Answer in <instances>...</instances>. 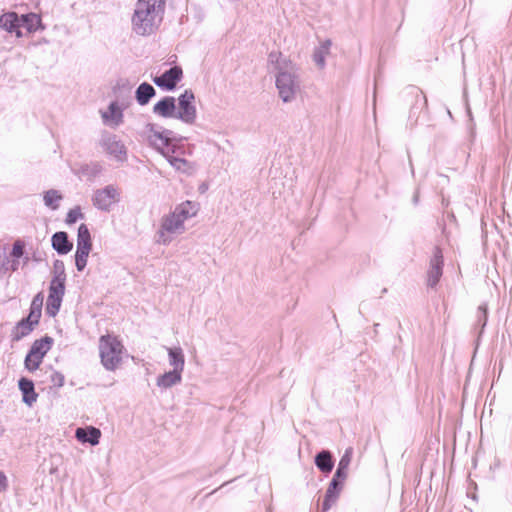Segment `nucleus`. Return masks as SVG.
<instances>
[{
    "instance_id": "nucleus-1",
    "label": "nucleus",
    "mask_w": 512,
    "mask_h": 512,
    "mask_svg": "<svg viewBox=\"0 0 512 512\" xmlns=\"http://www.w3.org/2000/svg\"><path fill=\"white\" fill-rule=\"evenodd\" d=\"M142 135L150 145L155 147L166 157L175 169L181 172H189L191 170L190 163L183 157V148L172 145L168 134L164 131L159 130L153 124H148Z\"/></svg>"
},
{
    "instance_id": "nucleus-2",
    "label": "nucleus",
    "mask_w": 512,
    "mask_h": 512,
    "mask_svg": "<svg viewBox=\"0 0 512 512\" xmlns=\"http://www.w3.org/2000/svg\"><path fill=\"white\" fill-rule=\"evenodd\" d=\"M164 0H138L132 17V29L141 36L152 34L162 21Z\"/></svg>"
},
{
    "instance_id": "nucleus-3",
    "label": "nucleus",
    "mask_w": 512,
    "mask_h": 512,
    "mask_svg": "<svg viewBox=\"0 0 512 512\" xmlns=\"http://www.w3.org/2000/svg\"><path fill=\"white\" fill-rule=\"evenodd\" d=\"M123 352L124 346L117 336L105 334L99 338V356L107 370L113 371L120 365Z\"/></svg>"
},
{
    "instance_id": "nucleus-4",
    "label": "nucleus",
    "mask_w": 512,
    "mask_h": 512,
    "mask_svg": "<svg viewBox=\"0 0 512 512\" xmlns=\"http://www.w3.org/2000/svg\"><path fill=\"white\" fill-rule=\"evenodd\" d=\"M53 344L54 340L50 336L35 340L26 355L24 361L25 368L30 372L36 371L40 367L44 357L51 350Z\"/></svg>"
},
{
    "instance_id": "nucleus-5",
    "label": "nucleus",
    "mask_w": 512,
    "mask_h": 512,
    "mask_svg": "<svg viewBox=\"0 0 512 512\" xmlns=\"http://www.w3.org/2000/svg\"><path fill=\"white\" fill-rule=\"evenodd\" d=\"M66 275L63 271L56 273L49 286V295L46 303V312L50 316H55L61 306L65 293Z\"/></svg>"
},
{
    "instance_id": "nucleus-6",
    "label": "nucleus",
    "mask_w": 512,
    "mask_h": 512,
    "mask_svg": "<svg viewBox=\"0 0 512 512\" xmlns=\"http://www.w3.org/2000/svg\"><path fill=\"white\" fill-rule=\"evenodd\" d=\"M120 200V192L113 185L98 189L93 194V204L100 210L109 211Z\"/></svg>"
},
{
    "instance_id": "nucleus-7",
    "label": "nucleus",
    "mask_w": 512,
    "mask_h": 512,
    "mask_svg": "<svg viewBox=\"0 0 512 512\" xmlns=\"http://www.w3.org/2000/svg\"><path fill=\"white\" fill-rule=\"evenodd\" d=\"M194 99L191 91H185L178 99V117L186 123H193L196 118Z\"/></svg>"
},
{
    "instance_id": "nucleus-8",
    "label": "nucleus",
    "mask_w": 512,
    "mask_h": 512,
    "mask_svg": "<svg viewBox=\"0 0 512 512\" xmlns=\"http://www.w3.org/2000/svg\"><path fill=\"white\" fill-rule=\"evenodd\" d=\"M443 254L439 247H435L433 251V257L430 260V268L427 272V284L430 287H435L443 272Z\"/></svg>"
},
{
    "instance_id": "nucleus-9",
    "label": "nucleus",
    "mask_w": 512,
    "mask_h": 512,
    "mask_svg": "<svg viewBox=\"0 0 512 512\" xmlns=\"http://www.w3.org/2000/svg\"><path fill=\"white\" fill-rule=\"evenodd\" d=\"M183 218L178 212H173L162 220L161 229L159 231L160 239L165 243L168 241L166 234H174L183 230Z\"/></svg>"
},
{
    "instance_id": "nucleus-10",
    "label": "nucleus",
    "mask_w": 512,
    "mask_h": 512,
    "mask_svg": "<svg viewBox=\"0 0 512 512\" xmlns=\"http://www.w3.org/2000/svg\"><path fill=\"white\" fill-rule=\"evenodd\" d=\"M183 71L181 67L174 66L168 71L164 72L161 76H157L153 79L154 83L163 89L173 90L177 83L181 80Z\"/></svg>"
},
{
    "instance_id": "nucleus-11",
    "label": "nucleus",
    "mask_w": 512,
    "mask_h": 512,
    "mask_svg": "<svg viewBox=\"0 0 512 512\" xmlns=\"http://www.w3.org/2000/svg\"><path fill=\"white\" fill-rule=\"evenodd\" d=\"M279 95L284 102L290 101L295 94L296 84L294 76L290 73H280L276 80Z\"/></svg>"
},
{
    "instance_id": "nucleus-12",
    "label": "nucleus",
    "mask_w": 512,
    "mask_h": 512,
    "mask_svg": "<svg viewBox=\"0 0 512 512\" xmlns=\"http://www.w3.org/2000/svg\"><path fill=\"white\" fill-rule=\"evenodd\" d=\"M105 151L117 161H123L126 158V148L124 144L116 138L109 136L103 141Z\"/></svg>"
},
{
    "instance_id": "nucleus-13",
    "label": "nucleus",
    "mask_w": 512,
    "mask_h": 512,
    "mask_svg": "<svg viewBox=\"0 0 512 512\" xmlns=\"http://www.w3.org/2000/svg\"><path fill=\"white\" fill-rule=\"evenodd\" d=\"M0 27L9 33H15L17 37H22L21 18L15 12H7L0 17Z\"/></svg>"
},
{
    "instance_id": "nucleus-14",
    "label": "nucleus",
    "mask_w": 512,
    "mask_h": 512,
    "mask_svg": "<svg viewBox=\"0 0 512 512\" xmlns=\"http://www.w3.org/2000/svg\"><path fill=\"white\" fill-rule=\"evenodd\" d=\"M75 437L82 443H89L94 446L99 443L101 431L93 426L77 428Z\"/></svg>"
},
{
    "instance_id": "nucleus-15",
    "label": "nucleus",
    "mask_w": 512,
    "mask_h": 512,
    "mask_svg": "<svg viewBox=\"0 0 512 512\" xmlns=\"http://www.w3.org/2000/svg\"><path fill=\"white\" fill-rule=\"evenodd\" d=\"M342 484L343 483L338 481L337 479H334V478L332 479V481L326 491V495H325V498L322 503L323 511L329 510L331 508V506L334 504V502L336 501V499L339 495Z\"/></svg>"
},
{
    "instance_id": "nucleus-16",
    "label": "nucleus",
    "mask_w": 512,
    "mask_h": 512,
    "mask_svg": "<svg viewBox=\"0 0 512 512\" xmlns=\"http://www.w3.org/2000/svg\"><path fill=\"white\" fill-rule=\"evenodd\" d=\"M352 460V449H347L343 456L341 457L337 470L334 475V479H337L340 482H344L348 475V469Z\"/></svg>"
},
{
    "instance_id": "nucleus-17",
    "label": "nucleus",
    "mask_w": 512,
    "mask_h": 512,
    "mask_svg": "<svg viewBox=\"0 0 512 512\" xmlns=\"http://www.w3.org/2000/svg\"><path fill=\"white\" fill-rule=\"evenodd\" d=\"M43 300H44V297H43L42 293H38L37 295L34 296L32 302H31L30 313H29L28 317L26 318V320L28 322H30L33 326L37 325L40 320L42 306H43Z\"/></svg>"
},
{
    "instance_id": "nucleus-18",
    "label": "nucleus",
    "mask_w": 512,
    "mask_h": 512,
    "mask_svg": "<svg viewBox=\"0 0 512 512\" xmlns=\"http://www.w3.org/2000/svg\"><path fill=\"white\" fill-rule=\"evenodd\" d=\"M19 389L23 394V401L26 404L32 405L37 400L38 395L35 392L34 384L31 380L27 378H21L19 380Z\"/></svg>"
},
{
    "instance_id": "nucleus-19",
    "label": "nucleus",
    "mask_w": 512,
    "mask_h": 512,
    "mask_svg": "<svg viewBox=\"0 0 512 512\" xmlns=\"http://www.w3.org/2000/svg\"><path fill=\"white\" fill-rule=\"evenodd\" d=\"M175 108V99L173 97H165L155 104L154 112L163 117H172Z\"/></svg>"
},
{
    "instance_id": "nucleus-20",
    "label": "nucleus",
    "mask_w": 512,
    "mask_h": 512,
    "mask_svg": "<svg viewBox=\"0 0 512 512\" xmlns=\"http://www.w3.org/2000/svg\"><path fill=\"white\" fill-rule=\"evenodd\" d=\"M52 246L60 254H66L72 249V243L65 232H57L52 236Z\"/></svg>"
},
{
    "instance_id": "nucleus-21",
    "label": "nucleus",
    "mask_w": 512,
    "mask_h": 512,
    "mask_svg": "<svg viewBox=\"0 0 512 512\" xmlns=\"http://www.w3.org/2000/svg\"><path fill=\"white\" fill-rule=\"evenodd\" d=\"M41 26V18L35 13L22 15L21 17V28H25L27 33L37 31Z\"/></svg>"
},
{
    "instance_id": "nucleus-22",
    "label": "nucleus",
    "mask_w": 512,
    "mask_h": 512,
    "mask_svg": "<svg viewBox=\"0 0 512 512\" xmlns=\"http://www.w3.org/2000/svg\"><path fill=\"white\" fill-rule=\"evenodd\" d=\"M316 466L323 473H330L333 469L332 455L329 451H321L315 458Z\"/></svg>"
},
{
    "instance_id": "nucleus-23",
    "label": "nucleus",
    "mask_w": 512,
    "mask_h": 512,
    "mask_svg": "<svg viewBox=\"0 0 512 512\" xmlns=\"http://www.w3.org/2000/svg\"><path fill=\"white\" fill-rule=\"evenodd\" d=\"M103 119L113 125H119L122 122V111L117 103H111L108 110L102 114Z\"/></svg>"
},
{
    "instance_id": "nucleus-24",
    "label": "nucleus",
    "mask_w": 512,
    "mask_h": 512,
    "mask_svg": "<svg viewBox=\"0 0 512 512\" xmlns=\"http://www.w3.org/2000/svg\"><path fill=\"white\" fill-rule=\"evenodd\" d=\"M155 90L148 83H142L136 91V98L139 104L145 105L154 96Z\"/></svg>"
},
{
    "instance_id": "nucleus-25",
    "label": "nucleus",
    "mask_w": 512,
    "mask_h": 512,
    "mask_svg": "<svg viewBox=\"0 0 512 512\" xmlns=\"http://www.w3.org/2000/svg\"><path fill=\"white\" fill-rule=\"evenodd\" d=\"M77 247L92 249V239L88 227L81 224L78 229Z\"/></svg>"
},
{
    "instance_id": "nucleus-26",
    "label": "nucleus",
    "mask_w": 512,
    "mask_h": 512,
    "mask_svg": "<svg viewBox=\"0 0 512 512\" xmlns=\"http://www.w3.org/2000/svg\"><path fill=\"white\" fill-rule=\"evenodd\" d=\"M197 211V204L192 203L191 201H186L177 207L174 212H178V214L181 215V218H183V221H185L186 219L196 215Z\"/></svg>"
},
{
    "instance_id": "nucleus-27",
    "label": "nucleus",
    "mask_w": 512,
    "mask_h": 512,
    "mask_svg": "<svg viewBox=\"0 0 512 512\" xmlns=\"http://www.w3.org/2000/svg\"><path fill=\"white\" fill-rule=\"evenodd\" d=\"M43 199L46 206L55 210L59 207L62 195L57 190H48L44 193Z\"/></svg>"
},
{
    "instance_id": "nucleus-28",
    "label": "nucleus",
    "mask_w": 512,
    "mask_h": 512,
    "mask_svg": "<svg viewBox=\"0 0 512 512\" xmlns=\"http://www.w3.org/2000/svg\"><path fill=\"white\" fill-rule=\"evenodd\" d=\"M91 250L92 249H90V248L77 247L76 253H75V262H76V267L79 271H82L86 267L88 256H89Z\"/></svg>"
},
{
    "instance_id": "nucleus-29",
    "label": "nucleus",
    "mask_w": 512,
    "mask_h": 512,
    "mask_svg": "<svg viewBox=\"0 0 512 512\" xmlns=\"http://www.w3.org/2000/svg\"><path fill=\"white\" fill-rule=\"evenodd\" d=\"M180 381V374L176 371L168 372L158 379V385L162 387H169Z\"/></svg>"
},
{
    "instance_id": "nucleus-30",
    "label": "nucleus",
    "mask_w": 512,
    "mask_h": 512,
    "mask_svg": "<svg viewBox=\"0 0 512 512\" xmlns=\"http://www.w3.org/2000/svg\"><path fill=\"white\" fill-rule=\"evenodd\" d=\"M33 325L26 319L21 320L15 329V338L20 339L28 335L33 330Z\"/></svg>"
},
{
    "instance_id": "nucleus-31",
    "label": "nucleus",
    "mask_w": 512,
    "mask_h": 512,
    "mask_svg": "<svg viewBox=\"0 0 512 512\" xmlns=\"http://www.w3.org/2000/svg\"><path fill=\"white\" fill-rule=\"evenodd\" d=\"M169 356L171 359V364L175 368H178V367L182 368V366L184 364V358H183L181 349H179V348L169 349Z\"/></svg>"
},
{
    "instance_id": "nucleus-32",
    "label": "nucleus",
    "mask_w": 512,
    "mask_h": 512,
    "mask_svg": "<svg viewBox=\"0 0 512 512\" xmlns=\"http://www.w3.org/2000/svg\"><path fill=\"white\" fill-rule=\"evenodd\" d=\"M84 217L81 208L80 207H74L71 209L66 217L67 224H73L76 223L78 220L82 219Z\"/></svg>"
},
{
    "instance_id": "nucleus-33",
    "label": "nucleus",
    "mask_w": 512,
    "mask_h": 512,
    "mask_svg": "<svg viewBox=\"0 0 512 512\" xmlns=\"http://www.w3.org/2000/svg\"><path fill=\"white\" fill-rule=\"evenodd\" d=\"M50 381L55 388H60L65 383V376L56 370H52L50 374Z\"/></svg>"
},
{
    "instance_id": "nucleus-34",
    "label": "nucleus",
    "mask_w": 512,
    "mask_h": 512,
    "mask_svg": "<svg viewBox=\"0 0 512 512\" xmlns=\"http://www.w3.org/2000/svg\"><path fill=\"white\" fill-rule=\"evenodd\" d=\"M24 253V244L21 241H16L13 244L11 255L15 258H20Z\"/></svg>"
},
{
    "instance_id": "nucleus-35",
    "label": "nucleus",
    "mask_w": 512,
    "mask_h": 512,
    "mask_svg": "<svg viewBox=\"0 0 512 512\" xmlns=\"http://www.w3.org/2000/svg\"><path fill=\"white\" fill-rule=\"evenodd\" d=\"M5 487H6V477L2 472H0V490L4 489Z\"/></svg>"
},
{
    "instance_id": "nucleus-36",
    "label": "nucleus",
    "mask_w": 512,
    "mask_h": 512,
    "mask_svg": "<svg viewBox=\"0 0 512 512\" xmlns=\"http://www.w3.org/2000/svg\"><path fill=\"white\" fill-rule=\"evenodd\" d=\"M280 56H281V53H276V54H273V53H272V54H270V56H269V57H270V60H271L272 62H274V59H276V60H277Z\"/></svg>"
},
{
    "instance_id": "nucleus-37",
    "label": "nucleus",
    "mask_w": 512,
    "mask_h": 512,
    "mask_svg": "<svg viewBox=\"0 0 512 512\" xmlns=\"http://www.w3.org/2000/svg\"><path fill=\"white\" fill-rule=\"evenodd\" d=\"M315 59H316V61H317V63H318L319 65L323 66V64H324V59H323L322 57H317V56H316V57H315Z\"/></svg>"
}]
</instances>
